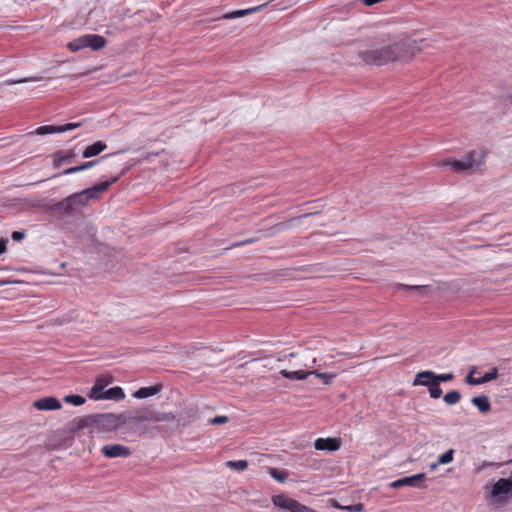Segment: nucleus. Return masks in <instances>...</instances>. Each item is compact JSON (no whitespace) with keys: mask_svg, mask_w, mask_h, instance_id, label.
I'll use <instances>...</instances> for the list:
<instances>
[{"mask_svg":"<svg viewBox=\"0 0 512 512\" xmlns=\"http://www.w3.org/2000/svg\"><path fill=\"white\" fill-rule=\"evenodd\" d=\"M429 395L433 399H438L442 395V389L440 387V384L435 380L434 382H431V385L428 387Z\"/></svg>","mask_w":512,"mask_h":512,"instance_id":"obj_28","label":"nucleus"},{"mask_svg":"<svg viewBox=\"0 0 512 512\" xmlns=\"http://www.w3.org/2000/svg\"><path fill=\"white\" fill-rule=\"evenodd\" d=\"M263 6L264 5H259V6L248 8V9L232 11V12L224 14L222 16V18L223 19L239 18V17L245 16V15L251 14L253 12H256V11L260 10Z\"/></svg>","mask_w":512,"mask_h":512,"instance_id":"obj_22","label":"nucleus"},{"mask_svg":"<svg viewBox=\"0 0 512 512\" xmlns=\"http://www.w3.org/2000/svg\"><path fill=\"white\" fill-rule=\"evenodd\" d=\"M314 447L319 451L334 452L340 448V440L337 438H318L314 442Z\"/></svg>","mask_w":512,"mask_h":512,"instance_id":"obj_11","label":"nucleus"},{"mask_svg":"<svg viewBox=\"0 0 512 512\" xmlns=\"http://www.w3.org/2000/svg\"><path fill=\"white\" fill-rule=\"evenodd\" d=\"M227 421H228L227 416H216L210 420V423L214 424V425H219V424H224Z\"/></svg>","mask_w":512,"mask_h":512,"instance_id":"obj_37","label":"nucleus"},{"mask_svg":"<svg viewBox=\"0 0 512 512\" xmlns=\"http://www.w3.org/2000/svg\"><path fill=\"white\" fill-rule=\"evenodd\" d=\"M482 155L476 151H471L462 160H443L440 166L450 167L456 173H463L474 167H478L481 163Z\"/></svg>","mask_w":512,"mask_h":512,"instance_id":"obj_3","label":"nucleus"},{"mask_svg":"<svg viewBox=\"0 0 512 512\" xmlns=\"http://www.w3.org/2000/svg\"><path fill=\"white\" fill-rule=\"evenodd\" d=\"M33 406L40 411H53L60 409L62 404L56 397L48 396L36 400Z\"/></svg>","mask_w":512,"mask_h":512,"instance_id":"obj_10","label":"nucleus"},{"mask_svg":"<svg viewBox=\"0 0 512 512\" xmlns=\"http://www.w3.org/2000/svg\"><path fill=\"white\" fill-rule=\"evenodd\" d=\"M125 398L124 390L120 386H114L103 392L102 400L120 401Z\"/></svg>","mask_w":512,"mask_h":512,"instance_id":"obj_18","label":"nucleus"},{"mask_svg":"<svg viewBox=\"0 0 512 512\" xmlns=\"http://www.w3.org/2000/svg\"><path fill=\"white\" fill-rule=\"evenodd\" d=\"M107 41L106 39L98 34H87V44L88 48H91L93 51H98L105 47Z\"/></svg>","mask_w":512,"mask_h":512,"instance_id":"obj_17","label":"nucleus"},{"mask_svg":"<svg viewBox=\"0 0 512 512\" xmlns=\"http://www.w3.org/2000/svg\"><path fill=\"white\" fill-rule=\"evenodd\" d=\"M81 171H83L81 168V165H78V166H74V167L65 169L61 174L62 175H70V174L78 173Z\"/></svg>","mask_w":512,"mask_h":512,"instance_id":"obj_36","label":"nucleus"},{"mask_svg":"<svg viewBox=\"0 0 512 512\" xmlns=\"http://www.w3.org/2000/svg\"><path fill=\"white\" fill-rule=\"evenodd\" d=\"M461 399V393L458 390H452L446 393L443 397L444 402L447 405H456Z\"/></svg>","mask_w":512,"mask_h":512,"instance_id":"obj_25","label":"nucleus"},{"mask_svg":"<svg viewBox=\"0 0 512 512\" xmlns=\"http://www.w3.org/2000/svg\"><path fill=\"white\" fill-rule=\"evenodd\" d=\"M67 47L70 51L72 52H78L84 48H88V44H87V34L79 37V38H76L72 41H70L68 44H67Z\"/></svg>","mask_w":512,"mask_h":512,"instance_id":"obj_23","label":"nucleus"},{"mask_svg":"<svg viewBox=\"0 0 512 512\" xmlns=\"http://www.w3.org/2000/svg\"><path fill=\"white\" fill-rule=\"evenodd\" d=\"M64 401L73 406H81L85 403L86 400L84 397H82L80 395L72 394V395H66L64 397Z\"/></svg>","mask_w":512,"mask_h":512,"instance_id":"obj_27","label":"nucleus"},{"mask_svg":"<svg viewBox=\"0 0 512 512\" xmlns=\"http://www.w3.org/2000/svg\"><path fill=\"white\" fill-rule=\"evenodd\" d=\"M359 57L366 64L380 66L408 58L409 46L405 41H398L386 46L371 47L365 51H361Z\"/></svg>","mask_w":512,"mask_h":512,"instance_id":"obj_1","label":"nucleus"},{"mask_svg":"<svg viewBox=\"0 0 512 512\" xmlns=\"http://www.w3.org/2000/svg\"><path fill=\"white\" fill-rule=\"evenodd\" d=\"M272 502L276 507L287 512H318L285 494L273 496Z\"/></svg>","mask_w":512,"mask_h":512,"instance_id":"obj_4","label":"nucleus"},{"mask_svg":"<svg viewBox=\"0 0 512 512\" xmlns=\"http://www.w3.org/2000/svg\"><path fill=\"white\" fill-rule=\"evenodd\" d=\"M269 475L280 483H284L287 479V473L285 471H280L277 468H270Z\"/></svg>","mask_w":512,"mask_h":512,"instance_id":"obj_29","label":"nucleus"},{"mask_svg":"<svg viewBox=\"0 0 512 512\" xmlns=\"http://www.w3.org/2000/svg\"><path fill=\"white\" fill-rule=\"evenodd\" d=\"M8 243L7 238H0V255L6 251V245Z\"/></svg>","mask_w":512,"mask_h":512,"instance_id":"obj_41","label":"nucleus"},{"mask_svg":"<svg viewBox=\"0 0 512 512\" xmlns=\"http://www.w3.org/2000/svg\"><path fill=\"white\" fill-rule=\"evenodd\" d=\"M400 288L404 289V290H407V291H415L420 296H427L429 291L431 290V287L428 286V285H413V286H410V285L401 284Z\"/></svg>","mask_w":512,"mask_h":512,"instance_id":"obj_24","label":"nucleus"},{"mask_svg":"<svg viewBox=\"0 0 512 512\" xmlns=\"http://www.w3.org/2000/svg\"><path fill=\"white\" fill-rule=\"evenodd\" d=\"M512 490V478H501L494 483L491 494L493 496H499L502 494H508Z\"/></svg>","mask_w":512,"mask_h":512,"instance_id":"obj_13","label":"nucleus"},{"mask_svg":"<svg viewBox=\"0 0 512 512\" xmlns=\"http://www.w3.org/2000/svg\"><path fill=\"white\" fill-rule=\"evenodd\" d=\"M252 239H248V240H245V241H242V242H238V243H235V244H232L231 247H238V246H242V245H245V244H248V243H252Z\"/></svg>","mask_w":512,"mask_h":512,"instance_id":"obj_42","label":"nucleus"},{"mask_svg":"<svg viewBox=\"0 0 512 512\" xmlns=\"http://www.w3.org/2000/svg\"><path fill=\"white\" fill-rule=\"evenodd\" d=\"M138 419L141 420V421L152 420V418H149V417H146V416L139 417Z\"/></svg>","mask_w":512,"mask_h":512,"instance_id":"obj_44","label":"nucleus"},{"mask_svg":"<svg viewBox=\"0 0 512 512\" xmlns=\"http://www.w3.org/2000/svg\"><path fill=\"white\" fill-rule=\"evenodd\" d=\"M98 417H101L102 419H106V418L111 417V415H98ZM96 422H97V416H95V415L76 417L68 423L67 427L71 433H75L81 429L92 426Z\"/></svg>","mask_w":512,"mask_h":512,"instance_id":"obj_5","label":"nucleus"},{"mask_svg":"<svg viewBox=\"0 0 512 512\" xmlns=\"http://www.w3.org/2000/svg\"><path fill=\"white\" fill-rule=\"evenodd\" d=\"M454 379L453 373L436 374L435 380L440 384L441 382H449Z\"/></svg>","mask_w":512,"mask_h":512,"instance_id":"obj_34","label":"nucleus"},{"mask_svg":"<svg viewBox=\"0 0 512 512\" xmlns=\"http://www.w3.org/2000/svg\"><path fill=\"white\" fill-rule=\"evenodd\" d=\"M436 373L431 370H425L418 372L413 380V386H425L429 387L431 382L435 381Z\"/></svg>","mask_w":512,"mask_h":512,"instance_id":"obj_12","label":"nucleus"},{"mask_svg":"<svg viewBox=\"0 0 512 512\" xmlns=\"http://www.w3.org/2000/svg\"><path fill=\"white\" fill-rule=\"evenodd\" d=\"M89 397L94 400H102L103 398V390L101 386H94L91 388Z\"/></svg>","mask_w":512,"mask_h":512,"instance_id":"obj_32","label":"nucleus"},{"mask_svg":"<svg viewBox=\"0 0 512 512\" xmlns=\"http://www.w3.org/2000/svg\"><path fill=\"white\" fill-rule=\"evenodd\" d=\"M425 473H419L412 476H406L400 479H397L393 481L390 484V487L392 488H400L403 486H410V487H416V488H425L426 485L424 484L425 479Z\"/></svg>","mask_w":512,"mask_h":512,"instance_id":"obj_6","label":"nucleus"},{"mask_svg":"<svg viewBox=\"0 0 512 512\" xmlns=\"http://www.w3.org/2000/svg\"><path fill=\"white\" fill-rule=\"evenodd\" d=\"M80 123H67L64 125H43L38 127L36 130L31 132V134L36 135H47L54 133H63L73 129H76L80 126Z\"/></svg>","mask_w":512,"mask_h":512,"instance_id":"obj_8","label":"nucleus"},{"mask_svg":"<svg viewBox=\"0 0 512 512\" xmlns=\"http://www.w3.org/2000/svg\"><path fill=\"white\" fill-rule=\"evenodd\" d=\"M347 510L350 512H362L364 510V505L362 503L350 505L347 507Z\"/></svg>","mask_w":512,"mask_h":512,"instance_id":"obj_38","label":"nucleus"},{"mask_svg":"<svg viewBox=\"0 0 512 512\" xmlns=\"http://www.w3.org/2000/svg\"><path fill=\"white\" fill-rule=\"evenodd\" d=\"M476 372V368L473 367L469 374L466 376V383L469 385H481L492 381L498 377V369L496 367L492 368L491 371L485 373L482 377L474 378L473 374Z\"/></svg>","mask_w":512,"mask_h":512,"instance_id":"obj_9","label":"nucleus"},{"mask_svg":"<svg viewBox=\"0 0 512 512\" xmlns=\"http://www.w3.org/2000/svg\"><path fill=\"white\" fill-rule=\"evenodd\" d=\"M101 453L106 458H126L130 456L131 450L129 447L122 444H107L101 448Z\"/></svg>","mask_w":512,"mask_h":512,"instance_id":"obj_7","label":"nucleus"},{"mask_svg":"<svg viewBox=\"0 0 512 512\" xmlns=\"http://www.w3.org/2000/svg\"><path fill=\"white\" fill-rule=\"evenodd\" d=\"M279 373L282 377L289 379V380H305L308 378V376L313 374V372H311V371H303V370H297V371L281 370Z\"/></svg>","mask_w":512,"mask_h":512,"instance_id":"obj_20","label":"nucleus"},{"mask_svg":"<svg viewBox=\"0 0 512 512\" xmlns=\"http://www.w3.org/2000/svg\"><path fill=\"white\" fill-rule=\"evenodd\" d=\"M312 372H313L312 375H315L316 377L322 379L323 383L325 385H329L331 383V381L335 378L334 374H327V373L318 372V371H312Z\"/></svg>","mask_w":512,"mask_h":512,"instance_id":"obj_31","label":"nucleus"},{"mask_svg":"<svg viewBox=\"0 0 512 512\" xmlns=\"http://www.w3.org/2000/svg\"><path fill=\"white\" fill-rule=\"evenodd\" d=\"M121 175H123V173L112 177L109 180H101L87 189L68 196V200L72 203V206L75 210L77 207L87 205L91 200L100 199L101 194L105 192L112 184L116 183L120 179Z\"/></svg>","mask_w":512,"mask_h":512,"instance_id":"obj_2","label":"nucleus"},{"mask_svg":"<svg viewBox=\"0 0 512 512\" xmlns=\"http://www.w3.org/2000/svg\"><path fill=\"white\" fill-rule=\"evenodd\" d=\"M109 384V380H106L105 378L103 377H99L96 379V382L94 384V386H101L102 387V390L105 388L106 385Z\"/></svg>","mask_w":512,"mask_h":512,"instance_id":"obj_40","label":"nucleus"},{"mask_svg":"<svg viewBox=\"0 0 512 512\" xmlns=\"http://www.w3.org/2000/svg\"><path fill=\"white\" fill-rule=\"evenodd\" d=\"M36 80H38V78H36V77H32V78H28V79L24 78V79H19V80L7 79L4 83L7 85H13V84L25 83L28 81H36Z\"/></svg>","mask_w":512,"mask_h":512,"instance_id":"obj_35","label":"nucleus"},{"mask_svg":"<svg viewBox=\"0 0 512 512\" xmlns=\"http://www.w3.org/2000/svg\"><path fill=\"white\" fill-rule=\"evenodd\" d=\"M510 100H511V102H512V94L510 95Z\"/></svg>","mask_w":512,"mask_h":512,"instance_id":"obj_47","label":"nucleus"},{"mask_svg":"<svg viewBox=\"0 0 512 512\" xmlns=\"http://www.w3.org/2000/svg\"><path fill=\"white\" fill-rule=\"evenodd\" d=\"M493 465H494V464H493V463H491V462H486V461H484V462L482 463V465H481V469H486V468L491 467V466H493Z\"/></svg>","mask_w":512,"mask_h":512,"instance_id":"obj_43","label":"nucleus"},{"mask_svg":"<svg viewBox=\"0 0 512 512\" xmlns=\"http://www.w3.org/2000/svg\"><path fill=\"white\" fill-rule=\"evenodd\" d=\"M52 210L54 211H60L64 213L65 215H72L74 213V208L72 206V203L69 202L68 197L64 198L63 200L55 203L52 206Z\"/></svg>","mask_w":512,"mask_h":512,"instance_id":"obj_21","label":"nucleus"},{"mask_svg":"<svg viewBox=\"0 0 512 512\" xmlns=\"http://www.w3.org/2000/svg\"><path fill=\"white\" fill-rule=\"evenodd\" d=\"M471 403L476 406L481 413H487L491 409L490 400L486 395L473 397Z\"/></svg>","mask_w":512,"mask_h":512,"instance_id":"obj_19","label":"nucleus"},{"mask_svg":"<svg viewBox=\"0 0 512 512\" xmlns=\"http://www.w3.org/2000/svg\"><path fill=\"white\" fill-rule=\"evenodd\" d=\"M226 466L237 470V471H243L248 467V461L247 460H230L226 462Z\"/></svg>","mask_w":512,"mask_h":512,"instance_id":"obj_26","label":"nucleus"},{"mask_svg":"<svg viewBox=\"0 0 512 512\" xmlns=\"http://www.w3.org/2000/svg\"><path fill=\"white\" fill-rule=\"evenodd\" d=\"M107 157H109V155H104V156L100 157L99 159H95L92 161L82 163V164H80L81 168L83 171L90 169V168L94 167L95 165L99 164L103 159H106Z\"/></svg>","mask_w":512,"mask_h":512,"instance_id":"obj_33","label":"nucleus"},{"mask_svg":"<svg viewBox=\"0 0 512 512\" xmlns=\"http://www.w3.org/2000/svg\"><path fill=\"white\" fill-rule=\"evenodd\" d=\"M158 420H161V421H165V420H168L169 417H166V416H162V417H159L157 418Z\"/></svg>","mask_w":512,"mask_h":512,"instance_id":"obj_45","label":"nucleus"},{"mask_svg":"<svg viewBox=\"0 0 512 512\" xmlns=\"http://www.w3.org/2000/svg\"><path fill=\"white\" fill-rule=\"evenodd\" d=\"M438 465H439V464H438V462H437V463H435V464H432V465H431V468H432V469H435Z\"/></svg>","mask_w":512,"mask_h":512,"instance_id":"obj_46","label":"nucleus"},{"mask_svg":"<svg viewBox=\"0 0 512 512\" xmlns=\"http://www.w3.org/2000/svg\"><path fill=\"white\" fill-rule=\"evenodd\" d=\"M454 449H449L438 457V464L445 465L453 461Z\"/></svg>","mask_w":512,"mask_h":512,"instance_id":"obj_30","label":"nucleus"},{"mask_svg":"<svg viewBox=\"0 0 512 512\" xmlns=\"http://www.w3.org/2000/svg\"><path fill=\"white\" fill-rule=\"evenodd\" d=\"M75 157V153L73 150L69 151H58L54 154L53 165L58 168L62 166L64 163H70L72 159Z\"/></svg>","mask_w":512,"mask_h":512,"instance_id":"obj_16","label":"nucleus"},{"mask_svg":"<svg viewBox=\"0 0 512 512\" xmlns=\"http://www.w3.org/2000/svg\"><path fill=\"white\" fill-rule=\"evenodd\" d=\"M24 237H25L24 231H13L11 234V238L14 241H21L22 239H24Z\"/></svg>","mask_w":512,"mask_h":512,"instance_id":"obj_39","label":"nucleus"},{"mask_svg":"<svg viewBox=\"0 0 512 512\" xmlns=\"http://www.w3.org/2000/svg\"><path fill=\"white\" fill-rule=\"evenodd\" d=\"M163 386L162 384H155L153 386H145L139 388L137 391L134 392L133 396L137 399H145L154 395H157L161 392Z\"/></svg>","mask_w":512,"mask_h":512,"instance_id":"obj_14","label":"nucleus"},{"mask_svg":"<svg viewBox=\"0 0 512 512\" xmlns=\"http://www.w3.org/2000/svg\"><path fill=\"white\" fill-rule=\"evenodd\" d=\"M107 148V144L103 141H97L89 146H87L82 156L84 158H92L95 156H98L100 153H102Z\"/></svg>","mask_w":512,"mask_h":512,"instance_id":"obj_15","label":"nucleus"}]
</instances>
